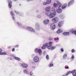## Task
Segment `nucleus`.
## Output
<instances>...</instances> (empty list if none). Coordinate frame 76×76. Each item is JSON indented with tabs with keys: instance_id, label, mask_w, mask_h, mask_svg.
<instances>
[{
	"instance_id": "obj_19",
	"label": "nucleus",
	"mask_w": 76,
	"mask_h": 76,
	"mask_svg": "<svg viewBox=\"0 0 76 76\" xmlns=\"http://www.w3.org/2000/svg\"><path fill=\"white\" fill-rule=\"evenodd\" d=\"M69 32H65L63 33V35L65 36L69 35Z\"/></svg>"
},
{
	"instance_id": "obj_13",
	"label": "nucleus",
	"mask_w": 76,
	"mask_h": 76,
	"mask_svg": "<svg viewBox=\"0 0 76 76\" xmlns=\"http://www.w3.org/2000/svg\"><path fill=\"white\" fill-rule=\"evenodd\" d=\"M21 66L24 68H27L28 67V66L26 64H21Z\"/></svg>"
},
{
	"instance_id": "obj_36",
	"label": "nucleus",
	"mask_w": 76,
	"mask_h": 76,
	"mask_svg": "<svg viewBox=\"0 0 76 76\" xmlns=\"http://www.w3.org/2000/svg\"><path fill=\"white\" fill-rule=\"evenodd\" d=\"M70 72H67V73L66 75V76H67V75H68L69 74H70Z\"/></svg>"
},
{
	"instance_id": "obj_30",
	"label": "nucleus",
	"mask_w": 76,
	"mask_h": 76,
	"mask_svg": "<svg viewBox=\"0 0 76 76\" xmlns=\"http://www.w3.org/2000/svg\"><path fill=\"white\" fill-rule=\"evenodd\" d=\"M55 48H56V46H52V48L51 50H54Z\"/></svg>"
},
{
	"instance_id": "obj_14",
	"label": "nucleus",
	"mask_w": 76,
	"mask_h": 76,
	"mask_svg": "<svg viewBox=\"0 0 76 76\" xmlns=\"http://www.w3.org/2000/svg\"><path fill=\"white\" fill-rule=\"evenodd\" d=\"M2 51V49H0V55H6L7 54L6 52H1Z\"/></svg>"
},
{
	"instance_id": "obj_35",
	"label": "nucleus",
	"mask_w": 76,
	"mask_h": 76,
	"mask_svg": "<svg viewBox=\"0 0 76 76\" xmlns=\"http://www.w3.org/2000/svg\"><path fill=\"white\" fill-rule=\"evenodd\" d=\"M17 24L18 25H19L20 26H21L22 25V24H21V23H20L18 22L17 23Z\"/></svg>"
},
{
	"instance_id": "obj_2",
	"label": "nucleus",
	"mask_w": 76,
	"mask_h": 76,
	"mask_svg": "<svg viewBox=\"0 0 76 76\" xmlns=\"http://www.w3.org/2000/svg\"><path fill=\"white\" fill-rule=\"evenodd\" d=\"M57 4L54 3L53 4L54 7H58V8H60L61 7L62 4H61L59 2H57Z\"/></svg>"
},
{
	"instance_id": "obj_48",
	"label": "nucleus",
	"mask_w": 76,
	"mask_h": 76,
	"mask_svg": "<svg viewBox=\"0 0 76 76\" xmlns=\"http://www.w3.org/2000/svg\"><path fill=\"white\" fill-rule=\"evenodd\" d=\"M65 68L66 69H69V66L65 67Z\"/></svg>"
},
{
	"instance_id": "obj_49",
	"label": "nucleus",
	"mask_w": 76,
	"mask_h": 76,
	"mask_svg": "<svg viewBox=\"0 0 76 76\" xmlns=\"http://www.w3.org/2000/svg\"><path fill=\"white\" fill-rule=\"evenodd\" d=\"M12 18L13 19H15V17H14V16H12Z\"/></svg>"
},
{
	"instance_id": "obj_3",
	"label": "nucleus",
	"mask_w": 76,
	"mask_h": 76,
	"mask_svg": "<svg viewBox=\"0 0 76 76\" xmlns=\"http://www.w3.org/2000/svg\"><path fill=\"white\" fill-rule=\"evenodd\" d=\"M26 29L31 33H35V30L30 27H27L26 28Z\"/></svg>"
},
{
	"instance_id": "obj_27",
	"label": "nucleus",
	"mask_w": 76,
	"mask_h": 76,
	"mask_svg": "<svg viewBox=\"0 0 76 76\" xmlns=\"http://www.w3.org/2000/svg\"><path fill=\"white\" fill-rule=\"evenodd\" d=\"M52 47V45H49L48 46V48L50 50H51Z\"/></svg>"
},
{
	"instance_id": "obj_47",
	"label": "nucleus",
	"mask_w": 76,
	"mask_h": 76,
	"mask_svg": "<svg viewBox=\"0 0 76 76\" xmlns=\"http://www.w3.org/2000/svg\"><path fill=\"white\" fill-rule=\"evenodd\" d=\"M46 53V52L44 51L43 52V54H44V55H45V54Z\"/></svg>"
},
{
	"instance_id": "obj_38",
	"label": "nucleus",
	"mask_w": 76,
	"mask_h": 76,
	"mask_svg": "<svg viewBox=\"0 0 76 76\" xmlns=\"http://www.w3.org/2000/svg\"><path fill=\"white\" fill-rule=\"evenodd\" d=\"M72 53H75V50H74V49H72Z\"/></svg>"
},
{
	"instance_id": "obj_18",
	"label": "nucleus",
	"mask_w": 76,
	"mask_h": 76,
	"mask_svg": "<svg viewBox=\"0 0 76 76\" xmlns=\"http://www.w3.org/2000/svg\"><path fill=\"white\" fill-rule=\"evenodd\" d=\"M15 12L17 14V15H19L20 16H22V13L16 11H15Z\"/></svg>"
},
{
	"instance_id": "obj_17",
	"label": "nucleus",
	"mask_w": 76,
	"mask_h": 76,
	"mask_svg": "<svg viewBox=\"0 0 76 76\" xmlns=\"http://www.w3.org/2000/svg\"><path fill=\"white\" fill-rule=\"evenodd\" d=\"M67 6V4H64L62 6V9H64Z\"/></svg>"
},
{
	"instance_id": "obj_1",
	"label": "nucleus",
	"mask_w": 76,
	"mask_h": 76,
	"mask_svg": "<svg viewBox=\"0 0 76 76\" xmlns=\"http://www.w3.org/2000/svg\"><path fill=\"white\" fill-rule=\"evenodd\" d=\"M46 15H48L50 18H53L56 15V11L55 8H53L52 10H51L50 12H46Z\"/></svg>"
},
{
	"instance_id": "obj_37",
	"label": "nucleus",
	"mask_w": 76,
	"mask_h": 76,
	"mask_svg": "<svg viewBox=\"0 0 76 76\" xmlns=\"http://www.w3.org/2000/svg\"><path fill=\"white\" fill-rule=\"evenodd\" d=\"M58 19V17H56L54 18H53V19Z\"/></svg>"
},
{
	"instance_id": "obj_16",
	"label": "nucleus",
	"mask_w": 76,
	"mask_h": 76,
	"mask_svg": "<svg viewBox=\"0 0 76 76\" xmlns=\"http://www.w3.org/2000/svg\"><path fill=\"white\" fill-rule=\"evenodd\" d=\"M56 11L58 13H61L62 12V10L61 9H58Z\"/></svg>"
},
{
	"instance_id": "obj_4",
	"label": "nucleus",
	"mask_w": 76,
	"mask_h": 76,
	"mask_svg": "<svg viewBox=\"0 0 76 76\" xmlns=\"http://www.w3.org/2000/svg\"><path fill=\"white\" fill-rule=\"evenodd\" d=\"M34 61L36 63H38L39 61V58L38 56H36L34 58Z\"/></svg>"
},
{
	"instance_id": "obj_28",
	"label": "nucleus",
	"mask_w": 76,
	"mask_h": 76,
	"mask_svg": "<svg viewBox=\"0 0 76 76\" xmlns=\"http://www.w3.org/2000/svg\"><path fill=\"white\" fill-rule=\"evenodd\" d=\"M67 55L66 54H64V55L63 57H64V59H66V58H67Z\"/></svg>"
},
{
	"instance_id": "obj_45",
	"label": "nucleus",
	"mask_w": 76,
	"mask_h": 76,
	"mask_svg": "<svg viewBox=\"0 0 76 76\" xmlns=\"http://www.w3.org/2000/svg\"><path fill=\"white\" fill-rule=\"evenodd\" d=\"M15 48H13L12 49V51H15Z\"/></svg>"
},
{
	"instance_id": "obj_31",
	"label": "nucleus",
	"mask_w": 76,
	"mask_h": 76,
	"mask_svg": "<svg viewBox=\"0 0 76 76\" xmlns=\"http://www.w3.org/2000/svg\"><path fill=\"white\" fill-rule=\"evenodd\" d=\"M52 44H53V42H49V45H51Z\"/></svg>"
},
{
	"instance_id": "obj_26",
	"label": "nucleus",
	"mask_w": 76,
	"mask_h": 76,
	"mask_svg": "<svg viewBox=\"0 0 76 76\" xmlns=\"http://www.w3.org/2000/svg\"><path fill=\"white\" fill-rule=\"evenodd\" d=\"M24 73H25V74H28L29 72L27 70H25L24 71Z\"/></svg>"
},
{
	"instance_id": "obj_33",
	"label": "nucleus",
	"mask_w": 76,
	"mask_h": 76,
	"mask_svg": "<svg viewBox=\"0 0 76 76\" xmlns=\"http://www.w3.org/2000/svg\"><path fill=\"white\" fill-rule=\"evenodd\" d=\"M54 39L55 41H57V40H58V39H59V38H58V37H57V38H55Z\"/></svg>"
},
{
	"instance_id": "obj_42",
	"label": "nucleus",
	"mask_w": 76,
	"mask_h": 76,
	"mask_svg": "<svg viewBox=\"0 0 76 76\" xmlns=\"http://www.w3.org/2000/svg\"><path fill=\"white\" fill-rule=\"evenodd\" d=\"M47 4V2H44L43 3V4L44 5H46V4Z\"/></svg>"
},
{
	"instance_id": "obj_23",
	"label": "nucleus",
	"mask_w": 76,
	"mask_h": 76,
	"mask_svg": "<svg viewBox=\"0 0 76 76\" xmlns=\"http://www.w3.org/2000/svg\"><path fill=\"white\" fill-rule=\"evenodd\" d=\"M46 3L47 4H50L51 3V0H47Z\"/></svg>"
},
{
	"instance_id": "obj_8",
	"label": "nucleus",
	"mask_w": 76,
	"mask_h": 76,
	"mask_svg": "<svg viewBox=\"0 0 76 76\" xmlns=\"http://www.w3.org/2000/svg\"><path fill=\"white\" fill-rule=\"evenodd\" d=\"M48 43H46L43 45L42 47V49H45L48 47Z\"/></svg>"
},
{
	"instance_id": "obj_46",
	"label": "nucleus",
	"mask_w": 76,
	"mask_h": 76,
	"mask_svg": "<svg viewBox=\"0 0 76 76\" xmlns=\"http://www.w3.org/2000/svg\"><path fill=\"white\" fill-rule=\"evenodd\" d=\"M50 40H53V38L50 37Z\"/></svg>"
},
{
	"instance_id": "obj_15",
	"label": "nucleus",
	"mask_w": 76,
	"mask_h": 76,
	"mask_svg": "<svg viewBox=\"0 0 76 76\" xmlns=\"http://www.w3.org/2000/svg\"><path fill=\"white\" fill-rule=\"evenodd\" d=\"M71 73H72V74L74 76H76V70H75L72 71L71 72Z\"/></svg>"
},
{
	"instance_id": "obj_6",
	"label": "nucleus",
	"mask_w": 76,
	"mask_h": 76,
	"mask_svg": "<svg viewBox=\"0 0 76 76\" xmlns=\"http://www.w3.org/2000/svg\"><path fill=\"white\" fill-rule=\"evenodd\" d=\"M50 28L52 30H54L56 28V25L55 23H53L50 25Z\"/></svg>"
},
{
	"instance_id": "obj_10",
	"label": "nucleus",
	"mask_w": 76,
	"mask_h": 76,
	"mask_svg": "<svg viewBox=\"0 0 76 76\" xmlns=\"http://www.w3.org/2000/svg\"><path fill=\"white\" fill-rule=\"evenodd\" d=\"M74 2H75V1L74 0H71L68 3V7L69 6H70L71 5H72L73 3H74Z\"/></svg>"
},
{
	"instance_id": "obj_20",
	"label": "nucleus",
	"mask_w": 76,
	"mask_h": 76,
	"mask_svg": "<svg viewBox=\"0 0 76 76\" xmlns=\"http://www.w3.org/2000/svg\"><path fill=\"white\" fill-rule=\"evenodd\" d=\"M38 53L39 55L42 54V50H41L39 49L38 50Z\"/></svg>"
},
{
	"instance_id": "obj_22",
	"label": "nucleus",
	"mask_w": 76,
	"mask_h": 76,
	"mask_svg": "<svg viewBox=\"0 0 76 76\" xmlns=\"http://www.w3.org/2000/svg\"><path fill=\"white\" fill-rule=\"evenodd\" d=\"M71 32H72V34H75V35H76V30H74V31H73V30H71Z\"/></svg>"
},
{
	"instance_id": "obj_11",
	"label": "nucleus",
	"mask_w": 76,
	"mask_h": 76,
	"mask_svg": "<svg viewBox=\"0 0 76 76\" xmlns=\"http://www.w3.org/2000/svg\"><path fill=\"white\" fill-rule=\"evenodd\" d=\"M50 9H51V7L49 6L47 7H46L45 8V10L48 12H51V11H50Z\"/></svg>"
},
{
	"instance_id": "obj_12",
	"label": "nucleus",
	"mask_w": 76,
	"mask_h": 76,
	"mask_svg": "<svg viewBox=\"0 0 76 76\" xmlns=\"http://www.w3.org/2000/svg\"><path fill=\"white\" fill-rule=\"evenodd\" d=\"M50 20L48 19H46L43 21V23L44 25H47L49 23Z\"/></svg>"
},
{
	"instance_id": "obj_39",
	"label": "nucleus",
	"mask_w": 76,
	"mask_h": 76,
	"mask_svg": "<svg viewBox=\"0 0 76 76\" xmlns=\"http://www.w3.org/2000/svg\"><path fill=\"white\" fill-rule=\"evenodd\" d=\"M52 66H53V64H50L49 65V67H52Z\"/></svg>"
},
{
	"instance_id": "obj_44",
	"label": "nucleus",
	"mask_w": 76,
	"mask_h": 76,
	"mask_svg": "<svg viewBox=\"0 0 76 76\" xmlns=\"http://www.w3.org/2000/svg\"><path fill=\"white\" fill-rule=\"evenodd\" d=\"M72 58H75V56H74V55H72Z\"/></svg>"
},
{
	"instance_id": "obj_32",
	"label": "nucleus",
	"mask_w": 76,
	"mask_h": 76,
	"mask_svg": "<svg viewBox=\"0 0 76 76\" xmlns=\"http://www.w3.org/2000/svg\"><path fill=\"white\" fill-rule=\"evenodd\" d=\"M35 53H38V48H36L35 49Z\"/></svg>"
},
{
	"instance_id": "obj_43",
	"label": "nucleus",
	"mask_w": 76,
	"mask_h": 76,
	"mask_svg": "<svg viewBox=\"0 0 76 76\" xmlns=\"http://www.w3.org/2000/svg\"><path fill=\"white\" fill-rule=\"evenodd\" d=\"M61 51H62V52H63L64 51V50H63V48H61Z\"/></svg>"
},
{
	"instance_id": "obj_40",
	"label": "nucleus",
	"mask_w": 76,
	"mask_h": 76,
	"mask_svg": "<svg viewBox=\"0 0 76 76\" xmlns=\"http://www.w3.org/2000/svg\"><path fill=\"white\" fill-rule=\"evenodd\" d=\"M19 47V45H17L15 46V48H17V47Z\"/></svg>"
},
{
	"instance_id": "obj_5",
	"label": "nucleus",
	"mask_w": 76,
	"mask_h": 76,
	"mask_svg": "<svg viewBox=\"0 0 76 76\" xmlns=\"http://www.w3.org/2000/svg\"><path fill=\"white\" fill-rule=\"evenodd\" d=\"M36 29L37 31H38L40 29V26L38 23H36L35 25Z\"/></svg>"
},
{
	"instance_id": "obj_29",
	"label": "nucleus",
	"mask_w": 76,
	"mask_h": 76,
	"mask_svg": "<svg viewBox=\"0 0 76 76\" xmlns=\"http://www.w3.org/2000/svg\"><path fill=\"white\" fill-rule=\"evenodd\" d=\"M10 13L11 15H12V16H15V14L13 13V11H11L10 12Z\"/></svg>"
},
{
	"instance_id": "obj_21",
	"label": "nucleus",
	"mask_w": 76,
	"mask_h": 76,
	"mask_svg": "<svg viewBox=\"0 0 76 76\" xmlns=\"http://www.w3.org/2000/svg\"><path fill=\"white\" fill-rule=\"evenodd\" d=\"M58 21V20H57V19H53L52 20V21L53 22V23H56V22H57Z\"/></svg>"
},
{
	"instance_id": "obj_24",
	"label": "nucleus",
	"mask_w": 76,
	"mask_h": 76,
	"mask_svg": "<svg viewBox=\"0 0 76 76\" xmlns=\"http://www.w3.org/2000/svg\"><path fill=\"white\" fill-rule=\"evenodd\" d=\"M63 32V31H62V30H58L57 31V34H60V33H61V32Z\"/></svg>"
},
{
	"instance_id": "obj_50",
	"label": "nucleus",
	"mask_w": 76,
	"mask_h": 76,
	"mask_svg": "<svg viewBox=\"0 0 76 76\" xmlns=\"http://www.w3.org/2000/svg\"><path fill=\"white\" fill-rule=\"evenodd\" d=\"M19 5L20 6H21V4H19Z\"/></svg>"
},
{
	"instance_id": "obj_51",
	"label": "nucleus",
	"mask_w": 76,
	"mask_h": 76,
	"mask_svg": "<svg viewBox=\"0 0 76 76\" xmlns=\"http://www.w3.org/2000/svg\"><path fill=\"white\" fill-rule=\"evenodd\" d=\"M39 16H40L39 15L38 16V17H39Z\"/></svg>"
},
{
	"instance_id": "obj_25",
	"label": "nucleus",
	"mask_w": 76,
	"mask_h": 76,
	"mask_svg": "<svg viewBox=\"0 0 76 76\" xmlns=\"http://www.w3.org/2000/svg\"><path fill=\"white\" fill-rule=\"evenodd\" d=\"M14 58H15V60H18V61H20V58H18L16 57H14Z\"/></svg>"
},
{
	"instance_id": "obj_9",
	"label": "nucleus",
	"mask_w": 76,
	"mask_h": 76,
	"mask_svg": "<svg viewBox=\"0 0 76 76\" xmlns=\"http://www.w3.org/2000/svg\"><path fill=\"white\" fill-rule=\"evenodd\" d=\"M64 23V21H61L59 22L58 24V27H59V28L61 27V26H63V24Z\"/></svg>"
},
{
	"instance_id": "obj_41",
	"label": "nucleus",
	"mask_w": 76,
	"mask_h": 76,
	"mask_svg": "<svg viewBox=\"0 0 76 76\" xmlns=\"http://www.w3.org/2000/svg\"><path fill=\"white\" fill-rule=\"evenodd\" d=\"M30 75H33V72H31L30 73Z\"/></svg>"
},
{
	"instance_id": "obj_7",
	"label": "nucleus",
	"mask_w": 76,
	"mask_h": 76,
	"mask_svg": "<svg viewBox=\"0 0 76 76\" xmlns=\"http://www.w3.org/2000/svg\"><path fill=\"white\" fill-rule=\"evenodd\" d=\"M8 2L9 3L8 4V7L9 9H10L12 7V1L10 0L8 1Z\"/></svg>"
},
{
	"instance_id": "obj_34",
	"label": "nucleus",
	"mask_w": 76,
	"mask_h": 76,
	"mask_svg": "<svg viewBox=\"0 0 76 76\" xmlns=\"http://www.w3.org/2000/svg\"><path fill=\"white\" fill-rule=\"evenodd\" d=\"M46 59L47 60H48V59H49V56H48V55H47L46 56Z\"/></svg>"
}]
</instances>
